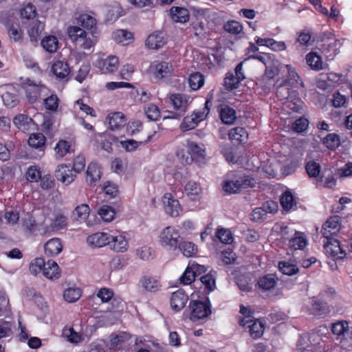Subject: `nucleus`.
Here are the masks:
<instances>
[{
    "mask_svg": "<svg viewBox=\"0 0 352 352\" xmlns=\"http://www.w3.org/2000/svg\"><path fill=\"white\" fill-rule=\"evenodd\" d=\"M307 239L303 232L294 231V236L289 239V245L294 250H303L307 245Z\"/></svg>",
    "mask_w": 352,
    "mask_h": 352,
    "instance_id": "nucleus-20",
    "label": "nucleus"
},
{
    "mask_svg": "<svg viewBox=\"0 0 352 352\" xmlns=\"http://www.w3.org/2000/svg\"><path fill=\"white\" fill-rule=\"evenodd\" d=\"M1 98L4 104L10 108L16 106L19 103L18 95L14 92L6 91Z\"/></svg>",
    "mask_w": 352,
    "mask_h": 352,
    "instance_id": "nucleus-45",
    "label": "nucleus"
},
{
    "mask_svg": "<svg viewBox=\"0 0 352 352\" xmlns=\"http://www.w3.org/2000/svg\"><path fill=\"white\" fill-rule=\"evenodd\" d=\"M217 236L225 244H230L233 241L232 232L229 229L220 228L217 232Z\"/></svg>",
    "mask_w": 352,
    "mask_h": 352,
    "instance_id": "nucleus-54",
    "label": "nucleus"
},
{
    "mask_svg": "<svg viewBox=\"0 0 352 352\" xmlns=\"http://www.w3.org/2000/svg\"><path fill=\"white\" fill-rule=\"evenodd\" d=\"M137 256L142 260L148 261L153 259L155 256L154 251L151 248L144 245L136 250Z\"/></svg>",
    "mask_w": 352,
    "mask_h": 352,
    "instance_id": "nucleus-47",
    "label": "nucleus"
},
{
    "mask_svg": "<svg viewBox=\"0 0 352 352\" xmlns=\"http://www.w3.org/2000/svg\"><path fill=\"white\" fill-rule=\"evenodd\" d=\"M43 30V25L41 23L36 21L29 30L28 34L30 41L33 43H36L40 37L41 32Z\"/></svg>",
    "mask_w": 352,
    "mask_h": 352,
    "instance_id": "nucleus-49",
    "label": "nucleus"
},
{
    "mask_svg": "<svg viewBox=\"0 0 352 352\" xmlns=\"http://www.w3.org/2000/svg\"><path fill=\"white\" fill-rule=\"evenodd\" d=\"M276 96L280 100H296L298 92L291 89L286 84L280 85L276 90Z\"/></svg>",
    "mask_w": 352,
    "mask_h": 352,
    "instance_id": "nucleus-25",
    "label": "nucleus"
},
{
    "mask_svg": "<svg viewBox=\"0 0 352 352\" xmlns=\"http://www.w3.org/2000/svg\"><path fill=\"white\" fill-rule=\"evenodd\" d=\"M151 138L152 135H148L147 139L144 142H138L136 140L131 139L125 141H121L120 144L126 151L131 152L135 151L142 144L149 142Z\"/></svg>",
    "mask_w": 352,
    "mask_h": 352,
    "instance_id": "nucleus-48",
    "label": "nucleus"
},
{
    "mask_svg": "<svg viewBox=\"0 0 352 352\" xmlns=\"http://www.w3.org/2000/svg\"><path fill=\"white\" fill-rule=\"evenodd\" d=\"M188 299V295L182 289L173 292L170 299L172 309L175 311H180L185 307Z\"/></svg>",
    "mask_w": 352,
    "mask_h": 352,
    "instance_id": "nucleus-14",
    "label": "nucleus"
},
{
    "mask_svg": "<svg viewBox=\"0 0 352 352\" xmlns=\"http://www.w3.org/2000/svg\"><path fill=\"white\" fill-rule=\"evenodd\" d=\"M138 286L144 292L154 293L160 289L161 284L160 280L156 277L146 275L140 278Z\"/></svg>",
    "mask_w": 352,
    "mask_h": 352,
    "instance_id": "nucleus-12",
    "label": "nucleus"
},
{
    "mask_svg": "<svg viewBox=\"0 0 352 352\" xmlns=\"http://www.w3.org/2000/svg\"><path fill=\"white\" fill-rule=\"evenodd\" d=\"M22 88L30 103H34L38 98L45 97L50 93L49 89L41 82L36 83L29 78H26L22 83Z\"/></svg>",
    "mask_w": 352,
    "mask_h": 352,
    "instance_id": "nucleus-2",
    "label": "nucleus"
},
{
    "mask_svg": "<svg viewBox=\"0 0 352 352\" xmlns=\"http://www.w3.org/2000/svg\"><path fill=\"white\" fill-rule=\"evenodd\" d=\"M240 82L232 73H228L224 78V86L228 91L233 90L238 87Z\"/></svg>",
    "mask_w": 352,
    "mask_h": 352,
    "instance_id": "nucleus-51",
    "label": "nucleus"
},
{
    "mask_svg": "<svg viewBox=\"0 0 352 352\" xmlns=\"http://www.w3.org/2000/svg\"><path fill=\"white\" fill-rule=\"evenodd\" d=\"M185 194L187 196H199L201 195V188L200 185L195 182H188L184 188Z\"/></svg>",
    "mask_w": 352,
    "mask_h": 352,
    "instance_id": "nucleus-46",
    "label": "nucleus"
},
{
    "mask_svg": "<svg viewBox=\"0 0 352 352\" xmlns=\"http://www.w3.org/2000/svg\"><path fill=\"white\" fill-rule=\"evenodd\" d=\"M306 61L308 65L314 70L322 69V61L320 56L315 52H309L306 56Z\"/></svg>",
    "mask_w": 352,
    "mask_h": 352,
    "instance_id": "nucleus-33",
    "label": "nucleus"
},
{
    "mask_svg": "<svg viewBox=\"0 0 352 352\" xmlns=\"http://www.w3.org/2000/svg\"><path fill=\"white\" fill-rule=\"evenodd\" d=\"M78 24L87 29L92 28L96 23V19L87 14H82L77 18Z\"/></svg>",
    "mask_w": 352,
    "mask_h": 352,
    "instance_id": "nucleus-50",
    "label": "nucleus"
},
{
    "mask_svg": "<svg viewBox=\"0 0 352 352\" xmlns=\"http://www.w3.org/2000/svg\"><path fill=\"white\" fill-rule=\"evenodd\" d=\"M163 205L165 212L170 217H178L182 212V207L178 199H166Z\"/></svg>",
    "mask_w": 352,
    "mask_h": 352,
    "instance_id": "nucleus-18",
    "label": "nucleus"
},
{
    "mask_svg": "<svg viewBox=\"0 0 352 352\" xmlns=\"http://www.w3.org/2000/svg\"><path fill=\"white\" fill-rule=\"evenodd\" d=\"M42 274L47 279L56 280L60 276V269L56 262L53 260H48Z\"/></svg>",
    "mask_w": 352,
    "mask_h": 352,
    "instance_id": "nucleus-17",
    "label": "nucleus"
},
{
    "mask_svg": "<svg viewBox=\"0 0 352 352\" xmlns=\"http://www.w3.org/2000/svg\"><path fill=\"white\" fill-rule=\"evenodd\" d=\"M198 123L199 122L195 119L193 115H192L190 117L186 116L184 118L181 124V129L183 131H187L194 129L197 125Z\"/></svg>",
    "mask_w": 352,
    "mask_h": 352,
    "instance_id": "nucleus-63",
    "label": "nucleus"
},
{
    "mask_svg": "<svg viewBox=\"0 0 352 352\" xmlns=\"http://www.w3.org/2000/svg\"><path fill=\"white\" fill-rule=\"evenodd\" d=\"M107 135L104 133H95L94 139L98 141L99 139L102 141L100 147L102 149L106 151L107 153H111L113 151L111 142L106 139Z\"/></svg>",
    "mask_w": 352,
    "mask_h": 352,
    "instance_id": "nucleus-60",
    "label": "nucleus"
},
{
    "mask_svg": "<svg viewBox=\"0 0 352 352\" xmlns=\"http://www.w3.org/2000/svg\"><path fill=\"white\" fill-rule=\"evenodd\" d=\"M201 283L205 286V288L209 292L213 291L216 287L215 279L211 273L200 277Z\"/></svg>",
    "mask_w": 352,
    "mask_h": 352,
    "instance_id": "nucleus-57",
    "label": "nucleus"
},
{
    "mask_svg": "<svg viewBox=\"0 0 352 352\" xmlns=\"http://www.w3.org/2000/svg\"><path fill=\"white\" fill-rule=\"evenodd\" d=\"M341 229V220L339 216L328 219L322 226L321 233L324 239H331L337 235Z\"/></svg>",
    "mask_w": 352,
    "mask_h": 352,
    "instance_id": "nucleus-7",
    "label": "nucleus"
},
{
    "mask_svg": "<svg viewBox=\"0 0 352 352\" xmlns=\"http://www.w3.org/2000/svg\"><path fill=\"white\" fill-rule=\"evenodd\" d=\"M108 245L116 252H125L129 248V242L124 232H116L109 233Z\"/></svg>",
    "mask_w": 352,
    "mask_h": 352,
    "instance_id": "nucleus-6",
    "label": "nucleus"
},
{
    "mask_svg": "<svg viewBox=\"0 0 352 352\" xmlns=\"http://www.w3.org/2000/svg\"><path fill=\"white\" fill-rule=\"evenodd\" d=\"M46 262L42 257H37L31 261L29 265V270L33 275L36 276L40 273H43Z\"/></svg>",
    "mask_w": 352,
    "mask_h": 352,
    "instance_id": "nucleus-37",
    "label": "nucleus"
},
{
    "mask_svg": "<svg viewBox=\"0 0 352 352\" xmlns=\"http://www.w3.org/2000/svg\"><path fill=\"white\" fill-rule=\"evenodd\" d=\"M96 296L100 299L102 302H107L113 298V291L111 289L103 287L98 291Z\"/></svg>",
    "mask_w": 352,
    "mask_h": 352,
    "instance_id": "nucleus-62",
    "label": "nucleus"
},
{
    "mask_svg": "<svg viewBox=\"0 0 352 352\" xmlns=\"http://www.w3.org/2000/svg\"><path fill=\"white\" fill-rule=\"evenodd\" d=\"M180 241L182 237L179 231L173 226H167L160 232V243L165 249L175 250Z\"/></svg>",
    "mask_w": 352,
    "mask_h": 352,
    "instance_id": "nucleus-3",
    "label": "nucleus"
},
{
    "mask_svg": "<svg viewBox=\"0 0 352 352\" xmlns=\"http://www.w3.org/2000/svg\"><path fill=\"white\" fill-rule=\"evenodd\" d=\"M322 41L320 50L328 60H333L340 52L342 45L340 40L327 37V39L322 38Z\"/></svg>",
    "mask_w": 352,
    "mask_h": 352,
    "instance_id": "nucleus-5",
    "label": "nucleus"
},
{
    "mask_svg": "<svg viewBox=\"0 0 352 352\" xmlns=\"http://www.w3.org/2000/svg\"><path fill=\"white\" fill-rule=\"evenodd\" d=\"M67 32L70 40L84 50H91L96 43L93 34L86 32L78 26H69Z\"/></svg>",
    "mask_w": 352,
    "mask_h": 352,
    "instance_id": "nucleus-1",
    "label": "nucleus"
},
{
    "mask_svg": "<svg viewBox=\"0 0 352 352\" xmlns=\"http://www.w3.org/2000/svg\"><path fill=\"white\" fill-rule=\"evenodd\" d=\"M254 185V179L248 175H243L235 180L226 181L223 186V190L230 193H238L243 190L252 188Z\"/></svg>",
    "mask_w": 352,
    "mask_h": 352,
    "instance_id": "nucleus-4",
    "label": "nucleus"
},
{
    "mask_svg": "<svg viewBox=\"0 0 352 352\" xmlns=\"http://www.w3.org/2000/svg\"><path fill=\"white\" fill-rule=\"evenodd\" d=\"M177 248L181 253L186 257H190L195 255L197 252V248L195 244L192 242L182 241H179Z\"/></svg>",
    "mask_w": 352,
    "mask_h": 352,
    "instance_id": "nucleus-30",
    "label": "nucleus"
},
{
    "mask_svg": "<svg viewBox=\"0 0 352 352\" xmlns=\"http://www.w3.org/2000/svg\"><path fill=\"white\" fill-rule=\"evenodd\" d=\"M186 146L188 148V152L191 154L192 157H203L205 155V150L201 148L197 144L190 142L188 140L186 141Z\"/></svg>",
    "mask_w": 352,
    "mask_h": 352,
    "instance_id": "nucleus-53",
    "label": "nucleus"
},
{
    "mask_svg": "<svg viewBox=\"0 0 352 352\" xmlns=\"http://www.w3.org/2000/svg\"><path fill=\"white\" fill-rule=\"evenodd\" d=\"M45 141L46 138L43 133H32L28 139V144L32 148L38 149L43 153L45 148Z\"/></svg>",
    "mask_w": 352,
    "mask_h": 352,
    "instance_id": "nucleus-22",
    "label": "nucleus"
},
{
    "mask_svg": "<svg viewBox=\"0 0 352 352\" xmlns=\"http://www.w3.org/2000/svg\"><path fill=\"white\" fill-rule=\"evenodd\" d=\"M228 135L230 140L242 143L247 139L248 133L243 127H235L230 130Z\"/></svg>",
    "mask_w": 352,
    "mask_h": 352,
    "instance_id": "nucleus-34",
    "label": "nucleus"
},
{
    "mask_svg": "<svg viewBox=\"0 0 352 352\" xmlns=\"http://www.w3.org/2000/svg\"><path fill=\"white\" fill-rule=\"evenodd\" d=\"M323 144L330 150H335L340 145V137L336 133H329L323 139Z\"/></svg>",
    "mask_w": 352,
    "mask_h": 352,
    "instance_id": "nucleus-42",
    "label": "nucleus"
},
{
    "mask_svg": "<svg viewBox=\"0 0 352 352\" xmlns=\"http://www.w3.org/2000/svg\"><path fill=\"white\" fill-rule=\"evenodd\" d=\"M101 172L97 164L91 163L88 165L86 171V180L87 182L92 184L100 178Z\"/></svg>",
    "mask_w": 352,
    "mask_h": 352,
    "instance_id": "nucleus-32",
    "label": "nucleus"
},
{
    "mask_svg": "<svg viewBox=\"0 0 352 352\" xmlns=\"http://www.w3.org/2000/svg\"><path fill=\"white\" fill-rule=\"evenodd\" d=\"M98 214L106 222L111 221L116 215L115 210L109 206H102L98 210Z\"/></svg>",
    "mask_w": 352,
    "mask_h": 352,
    "instance_id": "nucleus-43",
    "label": "nucleus"
},
{
    "mask_svg": "<svg viewBox=\"0 0 352 352\" xmlns=\"http://www.w3.org/2000/svg\"><path fill=\"white\" fill-rule=\"evenodd\" d=\"M219 113L221 120L226 124H232L236 119L235 110L228 106L222 107Z\"/></svg>",
    "mask_w": 352,
    "mask_h": 352,
    "instance_id": "nucleus-29",
    "label": "nucleus"
},
{
    "mask_svg": "<svg viewBox=\"0 0 352 352\" xmlns=\"http://www.w3.org/2000/svg\"><path fill=\"white\" fill-rule=\"evenodd\" d=\"M107 119L109 121V129L111 130L118 129L124 126L126 124V118L121 112H114L108 115Z\"/></svg>",
    "mask_w": 352,
    "mask_h": 352,
    "instance_id": "nucleus-19",
    "label": "nucleus"
},
{
    "mask_svg": "<svg viewBox=\"0 0 352 352\" xmlns=\"http://www.w3.org/2000/svg\"><path fill=\"white\" fill-rule=\"evenodd\" d=\"M73 170L69 165H59L55 170V177L62 183L66 185L70 184L76 177V174L73 173Z\"/></svg>",
    "mask_w": 352,
    "mask_h": 352,
    "instance_id": "nucleus-11",
    "label": "nucleus"
},
{
    "mask_svg": "<svg viewBox=\"0 0 352 352\" xmlns=\"http://www.w3.org/2000/svg\"><path fill=\"white\" fill-rule=\"evenodd\" d=\"M59 99L56 95L52 94L43 99L45 108L50 111H56L58 107Z\"/></svg>",
    "mask_w": 352,
    "mask_h": 352,
    "instance_id": "nucleus-58",
    "label": "nucleus"
},
{
    "mask_svg": "<svg viewBox=\"0 0 352 352\" xmlns=\"http://www.w3.org/2000/svg\"><path fill=\"white\" fill-rule=\"evenodd\" d=\"M165 44L164 34L162 32H154L149 35L146 40V45L150 49H159Z\"/></svg>",
    "mask_w": 352,
    "mask_h": 352,
    "instance_id": "nucleus-23",
    "label": "nucleus"
},
{
    "mask_svg": "<svg viewBox=\"0 0 352 352\" xmlns=\"http://www.w3.org/2000/svg\"><path fill=\"white\" fill-rule=\"evenodd\" d=\"M320 165L315 161H309L306 164L305 169L310 177L316 178L320 176Z\"/></svg>",
    "mask_w": 352,
    "mask_h": 352,
    "instance_id": "nucleus-52",
    "label": "nucleus"
},
{
    "mask_svg": "<svg viewBox=\"0 0 352 352\" xmlns=\"http://www.w3.org/2000/svg\"><path fill=\"white\" fill-rule=\"evenodd\" d=\"M63 336L67 341L71 343H78L82 340V336L78 332L74 331V328H65L63 329Z\"/></svg>",
    "mask_w": 352,
    "mask_h": 352,
    "instance_id": "nucleus-44",
    "label": "nucleus"
},
{
    "mask_svg": "<svg viewBox=\"0 0 352 352\" xmlns=\"http://www.w3.org/2000/svg\"><path fill=\"white\" fill-rule=\"evenodd\" d=\"M192 28L195 36L199 38L206 37L205 23L204 21H197V22H193Z\"/></svg>",
    "mask_w": 352,
    "mask_h": 352,
    "instance_id": "nucleus-61",
    "label": "nucleus"
},
{
    "mask_svg": "<svg viewBox=\"0 0 352 352\" xmlns=\"http://www.w3.org/2000/svg\"><path fill=\"white\" fill-rule=\"evenodd\" d=\"M309 121L307 119L300 118L293 123L292 129L297 133H301L307 129Z\"/></svg>",
    "mask_w": 352,
    "mask_h": 352,
    "instance_id": "nucleus-64",
    "label": "nucleus"
},
{
    "mask_svg": "<svg viewBox=\"0 0 352 352\" xmlns=\"http://www.w3.org/2000/svg\"><path fill=\"white\" fill-rule=\"evenodd\" d=\"M22 226L30 233H34L37 230V224L36 223L34 219L29 214L26 217L22 219Z\"/></svg>",
    "mask_w": 352,
    "mask_h": 352,
    "instance_id": "nucleus-59",
    "label": "nucleus"
},
{
    "mask_svg": "<svg viewBox=\"0 0 352 352\" xmlns=\"http://www.w3.org/2000/svg\"><path fill=\"white\" fill-rule=\"evenodd\" d=\"M349 329V323L346 320L338 321L331 326L332 333L339 338H342L345 333H348Z\"/></svg>",
    "mask_w": 352,
    "mask_h": 352,
    "instance_id": "nucleus-36",
    "label": "nucleus"
},
{
    "mask_svg": "<svg viewBox=\"0 0 352 352\" xmlns=\"http://www.w3.org/2000/svg\"><path fill=\"white\" fill-rule=\"evenodd\" d=\"M63 250L61 240L58 238H52L48 240L44 245L45 254L47 256H55Z\"/></svg>",
    "mask_w": 352,
    "mask_h": 352,
    "instance_id": "nucleus-16",
    "label": "nucleus"
},
{
    "mask_svg": "<svg viewBox=\"0 0 352 352\" xmlns=\"http://www.w3.org/2000/svg\"><path fill=\"white\" fill-rule=\"evenodd\" d=\"M324 248L326 252L336 258H343L346 255V252L340 245L338 240L332 237L331 239H324Z\"/></svg>",
    "mask_w": 352,
    "mask_h": 352,
    "instance_id": "nucleus-9",
    "label": "nucleus"
},
{
    "mask_svg": "<svg viewBox=\"0 0 352 352\" xmlns=\"http://www.w3.org/2000/svg\"><path fill=\"white\" fill-rule=\"evenodd\" d=\"M191 309L190 319L196 320L208 317L211 314L210 307L205 302L194 301L190 303Z\"/></svg>",
    "mask_w": 352,
    "mask_h": 352,
    "instance_id": "nucleus-10",
    "label": "nucleus"
},
{
    "mask_svg": "<svg viewBox=\"0 0 352 352\" xmlns=\"http://www.w3.org/2000/svg\"><path fill=\"white\" fill-rule=\"evenodd\" d=\"M118 58L115 56H110L102 62V69L104 73H112L118 69Z\"/></svg>",
    "mask_w": 352,
    "mask_h": 352,
    "instance_id": "nucleus-35",
    "label": "nucleus"
},
{
    "mask_svg": "<svg viewBox=\"0 0 352 352\" xmlns=\"http://www.w3.org/2000/svg\"><path fill=\"white\" fill-rule=\"evenodd\" d=\"M188 83L190 88L193 90H197L204 83V77L199 72L191 74L188 78Z\"/></svg>",
    "mask_w": 352,
    "mask_h": 352,
    "instance_id": "nucleus-39",
    "label": "nucleus"
},
{
    "mask_svg": "<svg viewBox=\"0 0 352 352\" xmlns=\"http://www.w3.org/2000/svg\"><path fill=\"white\" fill-rule=\"evenodd\" d=\"M278 267L283 274L292 276L298 273V268L296 265L287 262H279Z\"/></svg>",
    "mask_w": 352,
    "mask_h": 352,
    "instance_id": "nucleus-56",
    "label": "nucleus"
},
{
    "mask_svg": "<svg viewBox=\"0 0 352 352\" xmlns=\"http://www.w3.org/2000/svg\"><path fill=\"white\" fill-rule=\"evenodd\" d=\"M54 74L60 79H65L68 77L70 73V68L66 62L57 60L52 65Z\"/></svg>",
    "mask_w": 352,
    "mask_h": 352,
    "instance_id": "nucleus-21",
    "label": "nucleus"
},
{
    "mask_svg": "<svg viewBox=\"0 0 352 352\" xmlns=\"http://www.w3.org/2000/svg\"><path fill=\"white\" fill-rule=\"evenodd\" d=\"M170 14L175 22L185 23L189 19V12L184 8L173 7L170 10Z\"/></svg>",
    "mask_w": 352,
    "mask_h": 352,
    "instance_id": "nucleus-24",
    "label": "nucleus"
},
{
    "mask_svg": "<svg viewBox=\"0 0 352 352\" xmlns=\"http://www.w3.org/2000/svg\"><path fill=\"white\" fill-rule=\"evenodd\" d=\"M276 280L273 274H267L258 281V286L264 290H270L275 287Z\"/></svg>",
    "mask_w": 352,
    "mask_h": 352,
    "instance_id": "nucleus-40",
    "label": "nucleus"
},
{
    "mask_svg": "<svg viewBox=\"0 0 352 352\" xmlns=\"http://www.w3.org/2000/svg\"><path fill=\"white\" fill-rule=\"evenodd\" d=\"M241 326L248 328L250 336L254 339L260 338L264 332V325L258 320H253L250 316L244 317L240 322Z\"/></svg>",
    "mask_w": 352,
    "mask_h": 352,
    "instance_id": "nucleus-8",
    "label": "nucleus"
},
{
    "mask_svg": "<svg viewBox=\"0 0 352 352\" xmlns=\"http://www.w3.org/2000/svg\"><path fill=\"white\" fill-rule=\"evenodd\" d=\"M13 122L19 130L25 131L30 129L33 120L27 115L19 114L14 117Z\"/></svg>",
    "mask_w": 352,
    "mask_h": 352,
    "instance_id": "nucleus-26",
    "label": "nucleus"
},
{
    "mask_svg": "<svg viewBox=\"0 0 352 352\" xmlns=\"http://www.w3.org/2000/svg\"><path fill=\"white\" fill-rule=\"evenodd\" d=\"M109 233L108 232H96L89 236L87 238V242L89 245L94 248H102L108 245Z\"/></svg>",
    "mask_w": 352,
    "mask_h": 352,
    "instance_id": "nucleus-15",
    "label": "nucleus"
},
{
    "mask_svg": "<svg viewBox=\"0 0 352 352\" xmlns=\"http://www.w3.org/2000/svg\"><path fill=\"white\" fill-rule=\"evenodd\" d=\"M170 99L174 108L179 111V116H182L186 112L189 104L191 102V99L189 96L180 94H172Z\"/></svg>",
    "mask_w": 352,
    "mask_h": 352,
    "instance_id": "nucleus-13",
    "label": "nucleus"
},
{
    "mask_svg": "<svg viewBox=\"0 0 352 352\" xmlns=\"http://www.w3.org/2000/svg\"><path fill=\"white\" fill-rule=\"evenodd\" d=\"M82 292L78 287H69L64 291V299L68 302H74L81 296Z\"/></svg>",
    "mask_w": 352,
    "mask_h": 352,
    "instance_id": "nucleus-38",
    "label": "nucleus"
},
{
    "mask_svg": "<svg viewBox=\"0 0 352 352\" xmlns=\"http://www.w3.org/2000/svg\"><path fill=\"white\" fill-rule=\"evenodd\" d=\"M155 67V76L159 79H162L163 78L170 76L173 71L172 65L165 61L157 64Z\"/></svg>",
    "mask_w": 352,
    "mask_h": 352,
    "instance_id": "nucleus-28",
    "label": "nucleus"
},
{
    "mask_svg": "<svg viewBox=\"0 0 352 352\" xmlns=\"http://www.w3.org/2000/svg\"><path fill=\"white\" fill-rule=\"evenodd\" d=\"M67 226V218L64 214L60 213L55 215L50 227L46 230L47 231H58L64 229Z\"/></svg>",
    "mask_w": 352,
    "mask_h": 352,
    "instance_id": "nucleus-31",
    "label": "nucleus"
},
{
    "mask_svg": "<svg viewBox=\"0 0 352 352\" xmlns=\"http://www.w3.org/2000/svg\"><path fill=\"white\" fill-rule=\"evenodd\" d=\"M43 47L48 52H55L58 48V40L54 36H49L41 41Z\"/></svg>",
    "mask_w": 352,
    "mask_h": 352,
    "instance_id": "nucleus-41",
    "label": "nucleus"
},
{
    "mask_svg": "<svg viewBox=\"0 0 352 352\" xmlns=\"http://www.w3.org/2000/svg\"><path fill=\"white\" fill-rule=\"evenodd\" d=\"M144 112L147 118L151 120H157L160 117V111L157 106L149 104L144 108Z\"/></svg>",
    "mask_w": 352,
    "mask_h": 352,
    "instance_id": "nucleus-55",
    "label": "nucleus"
},
{
    "mask_svg": "<svg viewBox=\"0 0 352 352\" xmlns=\"http://www.w3.org/2000/svg\"><path fill=\"white\" fill-rule=\"evenodd\" d=\"M112 38L122 45L129 44L133 39V34L125 30H118L113 32Z\"/></svg>",
    "mask_w": 352,
    "mask_h": 352,
    "instance_id": "nucleus-27",
    "label": "nucleus"
}]
</instances>
